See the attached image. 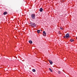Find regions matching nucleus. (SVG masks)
<instances>
[{
    "instance_id": "nucleus-1",
    "label": "nucleus",
    "mask_w": 77,
    "mask_h": 77,
    "mask_svg": "<svg viewBox=\"0 0 77 77\" xmlns=\"http://www.w3.org/2000/svg\"><path fill=\"white\" fill-rule=\"evenodd\" d=\"M31 18L33 20L35 19V14H32L31 15Z\"/></svg>"
},
{
    "instance_id": "nucleus-2",
    "label": "nucleus",
    "mask_w": 77,
    "mask_h": 77,
    "mask_svg": "<svg viewBox=\"0 0 77 77\" xmlns=\"http://www.w3.org/2000/svg\"><path fill=\"white\" fill-rule=\"evenodd\" d=\"M32 26H33L34 27L36 26V24L34 23H31Z\"/></svg>"
},
{
    "instance_id": "nucleus-3",
    "label": "nucleus",
    "mask_w": 77,
    "mask_h": 77,
    "mask_svg": "<svg viewBox=\"0 0 77 77\" xmlns=\"http://www.w3.org/2000/svg\"><path fill=\"white\" fill-rule=\"evenodd\" d=\"M69 37V34L67 33L66 34V36H64V38H68Z\"/></svg>"
},
{
    "instance_id": "nucleus-4",
    "label": "nucleus",
    "mask_w": 77,
    "mask_h": 77,
    "mask_svg": "<svg viewBox=\"0 0 77 77\" xmlns=\"http://www.w3.org/2000/svg\"><path fill=\"white\" fill-rule=\"evenodd\" d=\"M43 36H46V32H45V31H43Z\"/></svg>"
},
{
    "instance_id": "nucleus-5",
    "label": "nucleus",
    "mask_w": 77,
    "mask_h": 77,
    "mask_svg": "<svg viewBox=\"0 0 77 77\" xmlns=\"http://www.w3.org/2000/svg\"><path fill=\"white\" fill-rule=\"evenodd\" d=\"M48 61L50 63L51 65H52L53 64V62H52V61L51 60H48Z\"/></svg>"
},
{
    "instance_id": "nucleus-6",
    "label": "nucleus",
    "mask_w": 77,
    "mask_h": 77,
    "mask_svg": "<svg viewBox=\"0 0 77 77\" xmlns=\"http://www.w3.org/2000/svg\"><path fill=\"white\" fill-rule=\"evenodd\" d=\"M39 11L40 12H42V11H43V9H42V8H41L40 9Z\"/></svg>"
},
{
    "instance_id": "nucleus-7",
    "label": "nucleus",
    "mask_w": 77,
    "mask_h": 77,
    "mask_svg": "<svg viewBox=\"0 0 77 77\" xmlns=\"http://www.w3.org/2000/svg\"><path fill=\"white\" fill-rule=\"evenodd\" d=\"M6 14H8V12H5L3 13V14L4 15H6Z\"/></svg>"
},
{
    "instance_id": "nucleus-8",
    "label": "nucleus",
    "mask_w": 77,
    "mask_h": 77,
    "mask_svg": "<svg viewBox=\"0 0 77 77\" xmlns=\"http://www.w3.org/2000/svg\"><path fill=\"white\" fill-rule=\"evenodd\" d=\"M70 42H74V39H71L70 40Z\"/></svg>"
},
{
    "instance_id": "nucleus-9",
    "label": "nucleus",
    "mask_w": 77,
    "mask_h": 77,
    "mask_svg": "<svg viewBox=\"0 0 77 77\" xmlns=\"http://www.w3.org/2000/svg\"><path fill=\"white\" fill-rule=\"evenodd\" d=\"M29 42L30 44H32V41L31 40L29 41Z\"/></svg>"
},
{
    "instance_id": "nucleus-10",
    "label": "nucleus",
    "mask_w": 77,
    "mask_h": 77,
    "mask_svg": "<svg viewBox=\"0 0 77 77\" xmlns=\"http://www.w3.org/2000/svg\"><path fill=\"white\" fill-rule=\"evenodd\" d=\"M37 32L38 33H40V30H37Z\"/></svg>"
},
{
    "instance_id": "nucleus-11",
    "label": "nucleus",
    "mask_w": 77,
    "mask_h": 77,
    "mask_svg": "<svg viewBox=\"0 0 77 77\" xmlns=\"http://www.w3.org/2000/svg\"><path fill=\"white\" fill-rule=\"evenodd\" d=\"M49 69L50 71H51V72H53V70H52L51 69L49 68Z\"/></svg>"
},
{
    "instance_id": "nucleus-12",
    "label": "nucleus",
    "mask_w": 77,
    "mask_h": 77,
    "mask_svg": "<svg viewBox=\"0 0 77 77\" xmlns=\"http://www.w3.org/2000/svg\"><path fill=\"white\" fill-rule=\"evenodd\" d=\"M32 71L33 72H35L36 71V70H35V69H33L32 70Z\"/></svg>"
},
{
    "instance_id": "nucleus-13",
    "label": "nucleus",
    "mask_w": 77,
    "mask_h": 77,
    "mask_svg": "<svg viewBox=\"0 0 77 77\" xmlns=\"http://www.w3.org/2000/svg\"><path fill=\"white\" fill-rule=\"evenodd\" d=\"M58 73L59 74H61V72H60V71H59L58 72Z\"/></svg>"
},
{
    "instance_id": "nucleus-14",
    "label": "nucleus",
    "mask_w": 77,
    "mask_h": 77,
    "mask_svg": "<svg viewBox=\"0 0 77 77\" xmlns=\"http://www.w3.org/2000/svg\"><path fill=\"white\" fill-rule=\"evenodd\" d=\"M60 29H61V30H63V28L62 27H60Z\"/></svg>"
},
{
    "instance_id": "nucleus-15",
    "label": "nucleus",
    "mask_w": 77,
    "mask_h": 77,
    "mask_svg": "<svg viewBox=\"0 0 77 77\" xmlns=\"http://www.w3.org/2000/svg\"><path fill=\"white\" fill-rule=\"evenodd\" d=\"M76 39H77V37H76Z\"/></svg>"
}]
</instances>
